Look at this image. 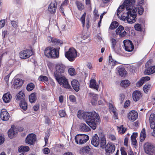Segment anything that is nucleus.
Wrapping results in <instances>:
<instances>
[{
	"mask_svg": "<svg viewBox=\"0 0 155 155\" xmlns=\"http://www.w3.org/2000/svg\"><path fill=\"white\" fill-rule=\"evenodd\" d=\"M83 116L84 119L86 121V123L94 130L96 129L101 122L99 115L95 111L85 112Z\"/></svg>",
	"mask_w": 155,
	"mask_h": 155,
	"instance_id": "nucleus-1",
	"label": "nucleus"
},
{
	"mask_svg": "<svg viewBox=\"0 0 155 155\" xmlns=\"http://www.w3.org/2000/svg\"><path fill=\"white\" fill-rule=\"evenodd\" d=\"M143 11V8L142 7L138 8L134 7L131 12V11L127 12L126 14L123 15V17L127 19L128 23L132 24L134 23L136 21L137 12L139 15H141L142 14Z\"/></svg>",
	"mask_w": 155,
	"mask_h": 155,
	"instance_id": "nucleus-2",
	"label": "nucleus"
},
{
	"mask_svg": "<svg viewBox=\"0 0 155 155\" xmlns=\"http://www.w3.org/2000/svg\"><path fill=\"white\" fill-rule=\"evenodd\" d=\"M145 153L148 155H155V146L151 143L147 142L143 145Z\"/></svg>",
	"mask_w": 155,
	"mask_h": 155,
	"instance_id": "nucleus-3",
	"label": "nucleus"
},
{
	"mask_svg": "<svg viewBox=\"0 0 155 155\" xmlns=\"http://www.w3.org/2000/svg\"><path fill=\"white\" fill-rule=\"evenodd\" d=\"M65 66L61 64H57L55 67L56 71L54 72V77L55 79L63 77L62 74L64 71Z\"/></svg>",
	"mask_w": 155,
	"mask_h": 155,
	"instance_id": "nucleus-4",
	"label": "nucleus"
},
{
	"mask_svg": "<svg viewBox=\"0 0 155 155\" xmlns=\"http://www.w3.org/2000/svg\"><path fill=\"white\" fill-rule=\"evenodd\" d=\"M89 139V136L86 134H80L75 137V140L77 144H81L87 142Z\"/></svg>",
	"mask_w": 155,
	"mask_h": 155,
	"instance_id": "nucleus-5",
	"label": "nucleus"
},
{
	"mask_svg": "<svg viewBox=\"0 0 155 155\" xmlns=\"http://www.w3.org/2000/svg\"><path fill=\"white\" fill-rule=\"evenodd\" d=\"M65 57L70 61H73L77 56V52L73 48H70L65 54Z\"/></svg>",
	"mask_w": 155,
	"mask_h": 155,
	"instance_id": "nucleus-6",
	"label": "nucleus"
},
{
	"mask_svg": "<svg viewBox=\"0 0 155 155\" xmlns=\"http://www.w3.org/2000/svg\"><path fill=\"white\" fill-rule=\"evenodd\" d=\"M135 2V0H125L122 5L123 7L125 8L127 12L131 11L132 12L133 9L134 8V5Z\"/></svg>",
	"mask_w": 155,
	"mask_h": 155,
	"instance_id": "nucleus-7",
	"label": "nucleus"
},
{
	"mask_svg": "<svg viewBox=\"0 0 155 155\" xmlns=\"http://www.w3.org/2000/svg\"><path fill=\"white\" fill-rule=\"evenodd\" d=\"M56 80L58 83L60 85H62L64 88L68 89L71 88V87L68 83V80L65 77L63 76L61 78H59V79L58 78V80Z\"/></svg>",
	"mask_w": 155,
	"mask_h": 155,
	"instance_id": "nucleus-8",
	"label": "nucleus"
},
{
	"mask_svg": "<svg viewBox=\"0 0 155 155\" xmlns=\"http://www.w3.org/2000/svg\"><path fill=\"white\" fill-rule=\"evenodd\" d=\"M104 148L106 154L109 155L112 153L114 151L115 147L113 143H108Z\"/></svg>",
	"mask_w": 155,
	"mask_h": 155,
	"instance_id": "nucleus-9",
	"label": "nucleus"
},
{
	"mask_svg": "<svg viewBox=\"0 0 155 155\" xmlns=\"http://www.w3.org/2000/svg\"><path fill=\"white\" fill-rule=\"evenodd\" d=\"M36 135L34 134H29L26 138V143L31 145H34L36 140Z\"/></svg>",
	"mask_w": 155,
	"mask_h": 155,
	"instance_id": "nucleus-10",
	"label": "nucleus"
},
{
	"mask_svg": "<svg viewBox=\"0 0 155 155\" xmlns=\"http://www.w3.org/2000/svg\"><path fill=\"white\" fill-rule=\"evenodd\" d=\"M125 50L131 52L134 49V45L132 41L130 40H124L123 42Z\"/></svg>",
	"mask_w": 155,
	"mask_h": 155,
	"instance_id": "nucleus-11",
	"label": "nucleus"
},
{
	"mask_svg": "<svg viewBox=\"0 0 155 155\" xmlns=\"http://www.w3.org/2000/svg\"><path fill=\"white\" fill-rule=\"evenodd\" d=\"M31 54V51L29 49L24 50L20 52V58L23 59L29 58Z\"/></svg>",
	"mask_w": 155,
	"mask_h": 155,
	"instance_id": "nucleus-12",
	"label": "nucleus"
},
{
	"mask_svg": "<svg viewBox=\"0 0 155 155\" xmlns=\"http://www.w3.org/2000/svg\"><path fill=\"white\" fill-rule=\"evenodd\" d=\"M57 6V2L55 1L51 2L48 7V10L50 13H55Z\"/></svg>",
	"mask_w": 155,
	"mask_h": 155,
	"instance_id": "nucleus-13",
	"label": "nucleus"
},
{
	"mask_svg": "<svg viewBox=\"0 0 155 155\" xmlns=\"http://www.w3.org/2000/svg\"><path fill=\"white\" fill-rule=\"evenodd\" d=\"M124 30V27L121 25H120L116 30V34L119 35L121 37H124L126 35L127 33L125 30L123 32Z\"/></svg>",
	"mask_w": 155,
	"mask_h": 155,
	"instance_id": "nucleus-14",
	"label": "nucleus"
},
{
	"mask_svg": "<svg viewBox=\"0 0 155 155\" xmlns=\"http://www.w3.org/2000/svg\"><path fill=\"white\" fill-rule=\"evenodd\" d=\"M0 117L2 120L7 121L9 119L10 116L9 113L6 110L3 109L1 110Z\"/></svg>",
	"mask_w": 155,
	"mask_h": 155,
	"instance_id": "nucleus-15",
	"label": "nucleus"
},
{
	"mask_svg": "<svg viewBox=\"0 0 155 155\" xmlns=\"http://www.w3.org/2000/svg\"><path fill=\"white\" fill-rule=\"evenodd\" d=\"M137 113L134 110L130 111L128 114V118L129 120L132 121H134L138 117Z\"/></svg>",
	"mask_w": 155,
	"mask_h": 155,
	"instance_id": "nucleus-16",
	"label": "nucleus"
},
{
	"mask_svg": "<svg viewBox=\"0 0 155 155\" xmlns=\"http://www.w3.org/2000/svg\"><path fill=\"white\" fill-rule=\"evenodd\" d=\"M100 140L98 135L95 134L93 136L91 140V144L94 147H97L99 144Z\"/></svg>",
	"mask_w": 155,
	"mask_h": 155,
	"instance_id": "nucleus-17",
	"label": "nucleus"
},
{
	"mask_svg": "<svg viewBox=\"0 0 155 155\" xmlns=\"http://www.w3.org/2000/svg\"><path fill=\"white\" fill-rule=\"evenodd\" d=\"M132 96L133 99L135 101L139 100L142 96L140 91L137 90L133 92Z\"/></svg>",
	"mask_w": 155,
	"mask_h": 155,
	"instance_id": "nucleus-18",
	"label": "nucleus"
},
{
	"mask_svg": "<svg viewBox=\"0 0 155 155\" xmlns=\"http://www.w3.org/2000/svg\"><path fill=\"white\" fill-rule=\"evenodd\" d=\"M149 120L151 128L154 129L155 128V114H151L150 116Z\"/></svg>",
	"mask_w": 155,
	"mask_h": 155,
	"instance_id": "nucleus-19",
	"label": "nucleus"
},
{
	"mask_svg": "<svg viewBox=\"0 0 155 155\" xmlns=\"http://www.w3.org/2000/svg\"><path fill=\"white\" fill-rule=\"evenodd\" d=\"M146 68L147 69L145 70L144 72L145 74H151L155 72V66H150Z\"/></svg>",
	"mask_w": 155,
	"mask_h": 155,
	"instance_id": "nucleus-20",
	"label": "nucleus"
},
{
	"mask_svg": "<svg viewBox=\"0 0 155 155\" xmlns=\"http://www.w3.org/2000/svg\"><path fill=\"white\" fill-rule=\"evenodd\" d=\"M24 83L23 81L21 79L17 78L14 81V87L15 88L17 89L20 88L22 86Z\"/></svg>",
	"mask_w": 155,
	"mask_h": 155,
	"instance_id": "nucleus-21",
	"label": "nucleus"
},
{
	"mask_svg": "<svg viewBox=\"0 0 155 155\" xmlns=\"http://www.w3.org/2000/svg\"><path fill=\"white\" fill-rule=\"evenodd\" d=\"M71 84L73 89L77 92L79 90L80 84L78 81L74 80L71 82Z\"/></svg>",
	"mask_w": 155,
	"mask_h": 155,
	"instance_id": "nucleus-22",
	"label": "nucleus"
},
{
	"mask_svg": "<svg viewBox=\"0 0 155 155\" xmlns=\"http://www.w3.org/2000/svg\"><path fill=\"white\" fill-rule=\"evenodd\" d=\"M17 134V132L15 131V129L12 128V127L8 130V136L10 139L15 137Z\"/></svg>",
	"mask_w": 155,
	"mask_h": 155,
	"instance_id": "nucleus-23",
	"label": "nucleus"
},
{
	"mask_svg": "<svg viewBox=\"0 0 155 155\" xmlns=\"http://www.w3.org/2000/svg\"><path fill=\"white\" fill-rule=\"evenodd\" d=\"M89 87L91 88H94L98 91L99 85L97 84L96 80L93 79L90 81Z\"/></svg>",
	"mask_w": 155,
	"mask_h": 155,
	"instance_id": "nucleus-24",
	"label": "nucleus"
},
{
	"mask_svg": "<svg viewBox=\"0 0 155 155\" xmlns=\"http://www.w3.org/2000/svg\"><path fill=\"white\" fill-rule=\"evenodd\" d=\"M137 136V133H134L131 136V140L132 142V144L134 146H137V141L136 138Z\"/></svg>",
	"mask_w": 155,
	"mask_h": 155,
	"instance_id": "nucleus-25",
	"label": "nucleus"
},
{
	"mask_svg": "<svg viewBox=\"0 0 155 155\" xmlns=\"http://www.w3.org/2000/svg\"><path fill=\"white\" fill-rule=\"evenodd\" d=\"M51 53L50 58H58L59 57V52L56 49L52 47Z\"/></svg>",
	"mask_w": 155,
	"mask_h": 155,
	"instance_id": "nucleus-26",
	"label": "nucleus"
},
{
	"mask_svg": "<svg viewBox=\"0 0 155 155\" xmlns=\"http://www.w3.org/2000/svg\"><path fill=\"white\" fill-rule=\"evenodd\" d=\"M118 72L119 75L121 77H125L126 75V71L124 68L120 67L117 68Z\"/></svg>",
	"mask_w": 155,
	"mask_h": 155,
	"instance_id": "nucleus-27",
	"label": "nucleus"
},
{
	"mask_svg": "<svg viewBox=\"0 0 155 155\" xmlns=\"http://www.w3.org/2000/svg\"><path fill=\"white\" fill-rule=\"evenodd\" d=\"M12 96L9 93H6L4 94L3 97V100L6 103L9 102Z\"/></svg>",
	"mask_w": 155,
	"mask_h": 155,
	"instance_id": "nucleus-28",
	"label": "nucleus"
},
{
	"mask_svg": "<svg viewBox=\"0 0 155 155\" xmlns=\"http://www.w3.org/2000/svg\"><path fill=\"white\" fill-rule=\"evenodd\" d=\"M20 107L23 110H26L28 108V104L25 100L21 101L19 103Z\"/></svg>",
	"mask_w": 155,
	"mask_h": 155,
	"instance_id": "nucleus-29",
	"label": "nucleus"
},
{
	"mask_svg": "<svg viewBox=\"0 0 155 155\" xmlns=\"http://www.w3.org/2000/svg\"><path fill=\"white\" fill-rule=\"evenodd\" d=\"M117 62L113 60L111 55L109 57V64L108 65L111 67V68H113L114 66L115 65Z\"/></svg>",
	"mask_w": 155,
	"mask_h": 155,
	"instance_id": "nucleus-30",
	"label": "nucleus"
},
{
	"mask_svg": "<svg viewBox=\"0 0 155 155\" xmlns=\"http://www.w3.org/2000/svg\"><path fill=\"white\" fill-rule=\"evenodd\" d=\"M25 94L21 91H20L16 95V98L17 100L22 101L25 100Z\"/></svg>",
	"mask_w": 155,
	"mask_h": 155,
	"instance_id": "nucleus-31",
	"label": "nucleus"
},
{
	"mask_svg": "<svg viewBox=\"0 0 155 155\" xmlns=\"http://www.w3.org/2000/svg\"><path fill=\"white\" fill-rule=\"evenodd\" d=\"M52 47H48L45 48L44 51L45 55L48 58H50L51 56V53Z\"/></svg>",
	"mask_w": 155,
	"mask_h": 155,
	"instance_id": "nucleus-32",
	"label": "nucleus"
},
{
	"mask_svg": "<svg viewBox=\"0 0 155 155\" xmlns=\"http://www.w3.org/2000/svg\"><path fill=\"white\" fill-rule=\"evenodd\" d=\"M81 130L84 132H87L90 130V128L84 123H81L80 125Z\"/></svg>",
	"mask_w": 155,
	"mask_h": 155,
	"instance_id": "nucleus-33",
	"label": "nucleus"
},
{
	"mask_svg": "<svg viewBox=\"0 0 155 155\" xmlns=\"http://www.w3.org/2000/svg\"><path fill=\"white\" fill-rule=\"evenodd\" d=\"M106 143V141L104 136H101V137L100 146L101 148H104L105 147Z\"/></svg>",
	"mask_w": 155,
	"mask_h": 155,
	"instance_id": "nucleus-34",
	"label": "nucleus"
},
{
	"mask_svg": "<svg viewBox=\"0 0 155 155\" xmlns=\"http://www.w3.org/2000/svg\"><path fill=\"white\" fill-rule=\"evenodd\" d=\"M29 148L28 146H21L18 148V151L19 152H25L29 150Z\"/></svg>",
	"mask_w": 155,
	"mask_h": 155,
	"instance_id": "nucleus-35",
	"label": "nucleus"
},
{
	"mask_svg": "<svg viewBox=\"0 0 155 155\" xmlns=\"http://www.w3.org/2000/svg\"><path fill=\"white\" fill-rule=\"evenodd\" d=\"M146 137V130L145 128H143L141 130L140 136V140L141 142L143 141Z\"/></svg>",
	"mask_w": 155,
	"mask_h": 155,
	"instance_id": "nucleus-36",
	"label": "nucleus"
},
{
	"mask_svg": "<svg viewBox=\"0 0 155 155\" xmlns=\"http://www.w3.org/2000/svg\"><path fill=\"white\" fill-rule=\"evenodd\" d=\"M48 39L49 41H50L51 42L58 45H59V44L61 45L63 43V42L62 41L58 40L56 38H52L51 37H48Z\"/></svg>",
	"mask_w": 155,
	"mask_h": 155,
	"instance_id": "nucleus-37",
	"label": "nucleus"
},
{
	"mask_svg": "<svg viewBox=\"0 0 155 155\" xmlns=\"http://www.w3.org/2000/svg\"><path fill=\"white\" fill-rule=\"evenodd\" d=\"M36 99L37 98L35 93H32L29 96V100L31 103L35 102Z\"/></svg>",
	"mask_w": 155,
	"mask_h": 155,
	"instance_id": "nucleus-38",
	"label": "nucleus"
},
{
	"mask_svg": "<svg viewBox=\"0 0 155 155\" xmlns=\"http://www.w3.org/2000/svg\"><path fill=\"white\" fill-rule=\"evenodd\" d=\"M130 84V82L128 80H124L121 81L120 85L124 88H126L129 86Z\"/></svg>",
	"mask_w": 155,
	"mask_h": 155,
	"instance_id": "nucleus-39",
	"label": "nucleus"
},
{
	"mask_svg": "<svg viewBox=\"0 0 155 155\" xmlns=\"http://www.w3.org/2000/svg\"><path fill=\"white\" fill-rule=\"evenodd\" d=\"M117 127L119 133L120 134H123L124 133L127 129L126 128L123 127V125H121L120 126H117Z\"/></svg>",
	"mask_w": 155,
	"mask_h": 155,
	"instance_id": "nucleus-40",
	"label": "nucleus"
},
{
	"mask_svg": "<svg viewBox=\"0 0 155 155\" xmlns=\"http://www.w3.org/2000/svg\"><path fill=\"white\" fill-rule=\"evenodd\" d=\"M110 41L112 44V48L114 51H115V47L117 43L116 40L113 38H111Z\"/></svg>",
	"mask_w": 155,
	"mask_h": 155,
	"instance_id": "nucleus-41",
	"label": "nucleus"
},
{
	"mask_svg": "<svg viewBox=\"0 0 155 155\" xmlns=\"http://www.w3.org/2000/svg\"><path fill=\"white\" fill-rule=\"evenodd\" d=\"M34 87L35 85L34 84L31 83L27 85L26 89L28 91H30L33 90Z\"/></svg>",
	"mask_w": 155,
	"mask_h": 155,
	"instance_id": "nucleus-42",
	"label": "nucleus"
},
{
	"mask_svg": "<svg viewBox=\"0 0 155 155\" xmlns=\"http://www.w3.org/2000/svg\"><path fill=\"white\" fill-rule=\"evenodd\" d=\"M118 23L117 22L115 21L112 22L109 27V28L111 29H114L116 28L118 26Z\"/></svg>",
	"mask_w": 155,
	"mask_h": 155,
	"instance_id": "nucleus-43",
	"label": "nucleus"
},
{
	"mask_svg": "<svg viewBox=\"0 0 155 155\" xmlns=\"http://www.w3.org/2000/svg\"><path fill=\"white\" fill-rule=\"evenodd\" d=\"M75 4L79 10L81 11L84 8V5L79 1H76L75 2Z\"/></svg>",
	"mask_w": 155,
	"mask_h": 155,
	"instance_id": "nucleus-44",
	"label": "nucleus"
},
{
	"mask_svg": "<svg viewBox=\"0 0 155 155\" xmlns=\"http://www.w3.org/2000/svg\"><path fill=\"white\" fill-rule=\"evenodd\" d=\"M151 86L150 84H145L143 87V90L144 92L147 93L148 91L150 89Z\"/></svg>",
	"mask_w": 155,
	"mask_h": 155,
	"instance_id": "nucleus-45",
	"label": "nucleus"
},
{
	"mask_svg": "<svg viewBox=\"0 0 155 155\" xmlns=\"http://www.w3.org/2000/svg\"><path fill=\"white\" fill-rule=\"evenodd\" d=\"M90 150L91 148L88 146L84 147L82 149V151L84 153H89Z\"/></svg>",
	"mask_w": 155,
	"mask_h": 155,
	"instance_id": "nucleus-46",
	"label": "nucleus"
},
{
	"mask_svg": "<svg viewBox=\"0 0 155 155\" xmlns=\"http://www.w3.org/2000/svg\"><path fill=\"white\" fill-rule=\"evenodd\" d=\"M97 95H95L93 97L92 99L91 100V103L93 105H95L97 103Z\"/></svg>",
	"mask_w": 155,
	"mask_h": 155,
	"instance_id": "nucleus-47",
	"label": "nucleus"
},
{
	"mask_svg": "<svg viewBox=\"0 0 155 155\" xmlns=\"http://www.w3.org/2000/svg\"><path fill=\"white\" fill-rule=\"evenodd\" d=\"M68 72L69 74L72 76L76 74L75 69L73 68H71L68 69Z\"/></svg>",
	"mask_w": 155,
	"mask_h": 155,
	"instance_id": "nucleus-48",
	"label": "nucleus"
},
{
	"mask_svg": "<svg viewBox=\"0 0 155 155\" xmlns=\"http://www.w3.org/2000/svg\"><path fill=\"white\" fill-rule=\"evenodd\" d=\"M86 15V13L84 12V14L82 16H81V21L82 23L83 24V27L84 26V23H85V18Z\"/></svg>",
	"mask_w": 155,
	"mask_h": 155,
	"instance_id": "nucleus-49",
	"label": "nucleus"
},
{
	"mask_svg": "<svg viewBox=\"0 0 155 155\" xmlns=\"http://www.w3.org/2000/svg\"><path fill=\"white\" fill-rule=\"evenodd\" d=\"M38 80L39 81H47L48 79L46 76L41 75L39 77Z\"/></svg>",
	"mask_w": 155,
	"mask_h": 155,
	"instance_id": "nucleus-50",
	"label": "nucleus"
},
{
	"mask_svg": "<svg viewBox=\"0 0 155 155\" xmlns=\"http://www.w3.org/2000/svg\"><path fill=\"white\" fill-rule=\"evenodd\" d=\"M125 98V96L123 94H120L119 95V100L120 101V104H122Z\"/></svg>",
	"mask_w": 155,
	"mask_h": 155,
	"instance_id": "nucleus-51",
	"label": "nucleus"
},
{
	"mask_svg": "<svg viewBox=\"0 0 155 155\" xmlns=\"http://www.w3.org/2000/svg\"><path fill=\"white\" fill-rule=\"evenodd\" d=\"M124 8L123 6L121 5L118 8L117 11V15L118 16H119V14H120L122 11H123V9Z\"/></svg>",
	"mask_w": 155,
	"mask_h": 155,
	"instance_id": "nucleus-52",
	"label": "nucleus"
},
{
	"mask_svg": "<svg viewBox=\"0 0 155 155\" xmlns=\"http://www.w3.org/2000/svg\"><path fill=\"white\" fill-rule=\"evenodd\" d=\"M144 83V81L141 78V79L136 84L137 87H140Z\"/></svg>",
	"mask_w": 155,
	"mask_h": 155,
	"instance_id": "nucleus-53",
	"label": "nucleus"
},
{
	"mask_svg": "<svg viewBox=\"0 0 155 155\" xmlns=\"http://www.w3.org/2000/svg\"><path fill=\"white\" fill-rule=\"evenodd\" d=\"M59 114L61 117H64L66 115L65 111L63 110H60L59 112Z\"/></svg>",
	"mask_w": 155,
	"mask_h": 155,
	"instance_id": "nucleus-54",
	"label": "nucleus"
},
{
	"mask_svg": "<svg viewBox=\"0 0 155 155\" xmlns=\"http://www.w3.org/2000/svg\"><path fill=\"white\" fill-rule=\"evenodd\" d=\"M85 112H81L78 111L77 114V117L80 119H81L82 118L84 119V115Z\"/></svg>",
	"mask_w": 155,
	"mask_h": 155,
	"instance_id": "nucleus-55",
	"label": "nucleus"
},
{
	"mask_svg": "<svg viewBox=\"0 0 155 155\" xmlns=\"http://www.w3.org/2000/svg\"><path fill=\"white\" fill-rule=\"evenodd\" d=\"M135 29L138 31H141V25L140 24H137L134 26Z\"/></svg>",
	"mask_w": 155,
	"mask_h": 155,
	"instance_id": "nucleus-56",
	"label": "nucleus"
},
{
	"mask_svg": "<svg viewBox=\"0 0 155 155\" xmlns=\"http://www.w3.org/2000/svg\"><path fill=\"white\" fill-rule=\"evenodd\" d=\"M11 22L12 25L14 28H16L18 27V23L16 21H11Z\"/></svg>",
	"mask_w": 155,
	"mask_h": 155,
	"instance_id": "nucleus-57",
	"label": "nucleus"
},
{
	"mask_svg": "<svg viewBox=\"0 0 155 155\" xmlns=\"http://www.w3.org/2000/svg\"><path fill=\"white\" fill-rule=\"evenodd\" d=\"M43 152L44 154H48L50 152V150L48 148H45L43 150Z\"/></svg>",
	"mask_w": 155,
	"mask_h": 155,
	"instance_id": "nucleus-58",
	"label": "nucleus"
},
{
	"mask_svg": "<svg viewBox=\"0 0 155 155\" xmlns=\"http://www.w3.org/2000/svg\"><path fill=\"white\" fill-rule=\"evenodd\" d=\"M130 101L129 100H127L124 104V108H126L129 106L130 104Z\"/></svg>",
	"mask_w": 155,
	"mask_h": 155,
	"instance_id": "nucleus-59",
	"label": "nucleus"
},
{
	"mask_svg": "<svg viewBox=\"0 0 155 155\" xmlns=\"http://www.w3.org/2000/svg\"><path fill=\"white\" fill-rule=\"evenodd\" d=\"M69 98L71 101L74 102L75 101V99L74 96L73 95L70 96Z\"/></svg>",
	"mask_w": 155,
	"mask_h": 155,
	"instance_id": "nucleus-60",
	"label": "nucleus"
},
{
	"mask_svg": "<svg viewBox=\"0 0 155 155\" xmlns=\"http://www.w3.org/2000/svg\"><path fill=\"white\" fill-rule=\"evenodd\" d=\"M10 74H8L7 76H6L4 78V79L5 80V81L6 82L7 84H8V80Z\"/></svg>",
	"mask_w": 155,
	"mask_h": 155,
	"instance_id": "nucleus-61",
	"label": "nucleus"
},
{
	"mask_svg": "<svg viewBox=\"0 0 155 155\" xmlns=\"http://www.w3.org/2000/svg\"><path fill=\"white\" fill-rule=\"evenodd\" d=\"M33 108L35 111H37L39 108V105L38 104H36L33 106Z\"/></svg>",
	"mask_w": 155,
	"mask_h": 155,
	"instance_id": "nucleus-62",
	"label": "nucleus"
},
{
	"mask_svg": "<svg viewBox=\"0 0 155 155\" xmlns=\"http://www.w3.org/2000/svg\"><path fill=\"white\" fill-rule=\"evenodd\" d=\"M5 25V20H2L0 21V28H2Z\"/></svg>",
	"mask_w": 155,
	"mask_h": 155,
	"instance_id": "nucleus-63",
	"label": "nucleus"
},
{
	"mask_svg": "<svg viewBox=\"0 0 155 155\" xmlns=\"http://www.w3.org/2000/svg\"><path fill=\"white\" fill-rule=\"evenodd\" d=\"M5 141V138L2 136H0V145L2 144Z\"/></svg>",
	"mask_w": 155,
	"mask_h": 155,
	"instance_id": "nucleus-64",
	"label": "nucleus"
}]
</instances>
